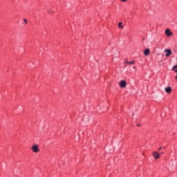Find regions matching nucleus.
Returning <instances> with one entry per match:
<instances>
[{"label":"nucleus","instance_id":"12","mask_svg":"<svg viewBox=\"0 0 177 177\" xmlns=\"http://www.w3.org/2000/svg\"><path fill=\"white\" fill-rule=\"evenodd\" d=\"M122 2H125L127 0H120Z\"/></svg>","mask_w":177,"mask_h":177},{"label":"nucleus","instance_id":"15","mask_svg":"<svg viewBox=\"0 0 177 177\" xmlns=\"http://www.w3.org/2000/svg\"><path fill=\"white\" fill-rule=\"evenodd\" d=\"M133 68H136V66H133Z\"/></svg>","mask_w":177,"mask_h":177},{"label":"nucleus","instance_id":"16","mask_svg":"<svg viewBox=\"0 0 177 177\" xmlns=\"http://www.w3.org/2000/svg\"><path fill=\"white\" fill-rule=\"evenodd\" d=\"M138 127H140V124H138Z\"/></svg>","mask_w":177,"mask_h":177},{"label":"nucleus","instance_id":"11","mask_svg":"<svg viewBox=\"0 0 177 177\" xmlns=\"http://www.w3.org/2000/svg\"><path fill=\"white\" fill-rule=\"evenodd\" d=\"M24 21L27 24V20L26 19H24Z\"/></svg>","mask_w":177,"mask_h":177},{"label":"nucleus","instance_id":"2","mask_svg":"<svg viewBox=\"0 0 177 177\" xmlns=\"http://www.w3.org/2000/svg\"><path fill=\"white\" fill-rule=\"evenodd\" d=\"M152 156L155 158V160H158V158H160V157H161V156L160 155V153H158L157 151H153L152 153Z\"/></svg>","mask_w":177,"mask_h":177},{"label":"nucleus","instance_id":"10","mask_svg":"<svg viewBox=\"0 0 177 177\" xmlns=\"http://www.w3.org/2000/svg\"><path fill=\"white\" fill-rule=\"evenodd\" d=\"M173 71H175V73H177V65L173 67Z\"/></svg>","mask_w":177,"mask_h":177},{"label":"nucleus","instance_id":"3","mask_svg":"<svg viewBox=\"0 0 177 177\" xmlns=\"http://www.w3.org/2000/svg\"><path fill=\"white\" fill-rule=\"evenodd\" d=\"M120 88H127V82L125 80H122L119 82Z\"/></svg>","mask_w":177,"mask_h":177},{"label":"nucleus","instance_id":"9","mask_svg":"<svg viewBox=\"0 0 177 177\" xmlns=\"http://www.w3.org/2000/svg\"><path fill=\"white\" fill-rule=\"evenodd\" d=\"M124 64H130V65L135 64V61H131V62L126 61L124 62Z\"/></svg>","mask_w":177,"mask_h":177},{"label":"nucleus","instance_id":"8","mask_svg":"<svg viewBox=\"0 0 177 177\" xmlns=\"http://www.w3.org/2000/svg\"><path fill=\"white\" fill-rule=\"evenodd\" d=\"M124 24V23H122V21H120L118 23V28H120L121 30H122V28H124V26H122Z\"/></svg>","mask_w":177,"mask_h":177},{"label":"nucleus","instance_id":"5","mask_svg":"<svg viewBox=\"0 0 177 177\" xmlns=\"http://www.w3.org/2000/svg\"><path fill=\"white\" fill-rule=\"evenodd\" d=\"M165 34L167 37H172V32H171V30H169V29H167L165 30Z\"/></svg>","mask_w":177,"mask_h":177},{"label":"nucleus","instance_id":"4","mask_svg":"<svg viewBox=\"0 0 177 177\" xmlns=\"http://www.w3.org/2000/svg\"><path fill=\"white\" fill-rule=\"evenodd\" d=\"M32 150L33 153H38V151H39V148L38 147V145H35L32 147Z\"/></svg>","mask_w":177,"mask_h":177},{"label":"nucleus","instance_id":"7","mask_svg":"<svg viewBox=\"0 0 177 177\" xmlns=\"http://www.w3.org/2000/svg\"><path fill=\"white\" fill-rule=\"evenodd\" d=\"M171 91H172V88H171L170 86L165 88V92H167V93H171Z\"/></svg>","mask_w":177,"mask_h":177},{"label":"nucleus","instance_id":"1","mask_svg":"<svg viewBox=\"0 0 177 177\" xmlns=\"http://www.w3.org/2000/svg\"><path fill=\"white\" fill-rule=\"evenodd\" d=\"M164 53H166L165 54L166 57H169V56L172 55V50H171V49H165Z\"/></svg>","mask_w":177,"mask_h":177},{"label":"nucleus","instance_id":"14","mask_svg":"<svg viewBox=\"0 0 177 177\" xmlns=\"http://www.w3.org/2000/svg\"><path fill=\"white\" fill-rule=\"evenodd\" d=\"M160 154H164V152H161Z\"/></svg>","mask_w":177,"mask_h":177},{"label":"nucleus","instance_id":"13","mask_svg":"<svg viewBox=\"0 0 177 177\" xmlns=\"http://www.w3.org/2000/svg\"><path fill=\"white\" fill-rule=\"evenodd\" d=\"M162 148L160 147V148H159V150H161Z\"/></svg>","mask_w":177,"mask_h":177},{"label":"nucleus","instance_id":"6","mask_svg":"<svg viewBox=\"0 0 177 177\" xmlns=\"http://www.w3.org/2000/svg\"><path fill=\"white\" fill-rule=\"evenodd\" d=\"M144 55L145 56H149V55H150V49L147 48L145 51H144Z\"/></svg>","mask_w":177,"mask_h":177}]
</instances>
